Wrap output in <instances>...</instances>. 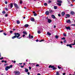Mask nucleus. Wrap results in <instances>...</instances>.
Listing matches in <instances>:
<instances>
[{
	"label": "nucleus",
	"instance_id": "obj_14",
	"mask_svg": "<svg viewBox=\"0 0 75 75\" xmlns=\"http://www.w3.org/2000/svg\"><path fill=\"white\" fill-rule=\"evenodd\" d=\"M23 33L24 34H25V35H27V32L26 31H23Z\"/></svg>",
	"mask_w": 75,
	"mask_h": 75
},
{
	"label": "nucleus",
	"instance_id": "obj_58",
	"mask_svg": "<svg viewBox=\"0 0 75 75\" xmlns=\"http://www.w3.org/2000/svg\"><path fill=\"white\" fill-rule=\"evenodd\" d=\"M4 62L5 63H7V61H4Z\"/></svg>",
	"mask_w": 75,
	"mask_h": 75
},
{
	"label": "nucleus",
	"instance_id": "obj_4",
	"mask_svg": "<svg viewBox=\"0 0 75 75\" xmlns=\"http://www.w3.org/2000/svg\"><path fill=\"white\" fill-rule=\"evenodd\" d=\"M49 68H52L53 70H55L56 69H55V68L54 67V66H52L51 65H50L49 66Z\"/></svg>",
	"mask_w": 75,
	"mask_h": 75
},
{
	"label": "nucleus",
	"instance_id": "obj_32",
	"mask_svg": "<svg viewBox=\"0 0 75 75\" xmlns=\"http://www.w3.org/2000/svg\"><path fill=\"white\" fill-rule=\"evenodd\" d=\"M63 35H64V36H65V37H66V36H67V35H66L65 33H64L63 34Z\"/></svg>",
	"mask_w": 75,
	"mask_h": 75
},
{
	"label": "nucleus",
	"instance_id": "obj_62",
	"mask_svg": "<svg viewBox=\"0 0 75 75\" xmlns=\"http://www.w3.org/2000/svg\"><path fill=\"white\" fill-rule=\"evenodd\" d=\"M36 42H38V40H36Z\"/></svg>",
	"mask_w": 75,
	"mask_h": 75
},
{
	"label": "nucleus",
	"instance_id": "obj_44",
	"mask_svg": "<svg viewBox=\"0 0 75 75\" xmlns=\"http://www.w3.org/2000/svg\"><path fill=\"white\" fill-rule=\"evenodd\" d=\"M3 34L4 35H7V34L5 33H4Z\"/></svg>",
	"mask_w": 75,
	"mask_h": 75
},
{
	"label": "nucleus",
	"instance_id": "obj_36",
	"mask_svg": "<svg viewBox=\"0 0 75 75\" xmlns=\"http://www.w3.org/2000/svg\"><path fill=\"white\" fill-rule=\"evenodd\" d=\"M37 13H35L34 14V16H37Z\"/></svg>",
	"mask_w": 75,
	"mask_h": 75
},
{
	"label": "nucleus",
	"instance_id": "obj_45",
	"mask_svg": "<svg viewBox=\"0 0 75 75\" xmlns=\"http://www.w3.org/2000/svg\"><path fill=\"white\" fill-rule=\"evenodd\" d=\"M51 3V1H49L48 3Z\"/></svg>",
	"mask_w": 75,
	"mask_h": 75
},
{
	"label": "nucleus",
	"instance_id": "obj_63",
	"mask_svg": "<svg viewBox=\"0 0 75 75\" xmlns=\"http://www.w3.org/2000/svg\"><path fill=\"white\" fill-rule=\"evenodd\" d=\"M37 75H41V74H38Z\"/></svg>",
	"mask_w": 75,
	"mask_h": 75
},
{
	"label": "nucleus",
	"instance_id": "obj_33",
	"mask_svg": "<svg viewBox=\"0 0 75 75\" xmlns=\"http://www.w3.org/2000/svg\"><path fill=\"white\" fill-rule=\"evenodd\" d=\"M20 4H22L23 3V1H22L21 0L20 1Z\"/></svg>",
	"mask_w": 75,
	"mask_h": 75
},
{
	"label": "nucleus",
	"instance_id": "obj_8",
	"mask_svg": "<svg viewBox=\"0 0 75 75\" xmlns=\"http://www.w3.org/2000/svg\"><path fill=\"white\" fill-rule=\"evenodd\" d=\"M14 6L16 8H18V6L16 4H14Z\"/></svg>",
	"mask_w": 75,
	"mask_h": 75
},
{
	"label": "nucleus",
	"instance_id": "obj_28",
	"mask_svg": "<svg viewBox=\"0 0 75 75\" xmlns=\"http://www.w3.org/2000/svg\"><path fill=\"white\" fill-rule=\"evenodd\" d=\"M38 34H40L41 33V31L40 30L38 31Z\"/></svg>",
	"mask_w": 75,
	"mask_h": 75
},
{
	"label": "nucleus",
	"instance_id": "obj_29",
	"mask_svg": "<svg viewBox=\"0 0 75 75\" xmlns=\"http://www.w3.org/2000/svg\"><path fill=\"white\" fill-rule=\"evenodd\" d=\"M49 11L50 13H51L53 12V11L52 10H50Z\"/></svg>",
	"mask_w": 75,
	"mask_h": 75
},
{
	"label": "nucleus",
	"instance_id": "obj_10",
	"mask_svg": "<svg viewBox=\"0 0 75 75\" xmlns=\"http://www.w3.org/2000/svg\"><path fill=\"white\" fill-rule=\"evenodd\" d=\"M67 47H69H69H70V48H72V45H71V44H70V45H67Z\"/></svg>",
	"mask_w": 75,
	"mask_h": 75
},
{
	"label": "nucleus",
	"instance_id": "obj_38",
	"mask_svg": "<svg viewBox=\"0 0 75 75\" xmlns=\"http://www.w3.org/2000/svg\"><path fill=\"white\" fill-rule=\"evenodd\" d=\"M2 13H3V14H5V13H6V11H3Z\"/></svg>",
	"mask_w": 75,
	"mask_h": 75
},
{
	"label": "nucleus",
	"instance_id": "obj_21",
	"mask_svg": "<svg viewBox=\"0 0 75 75\" xmlns=\"http://www.w3.org/2000/svg\"><path fill=\"white\" fill-rule=\"evenodd\" d=\"M16 38V35L13 36L12 37V39H14V38Z\"/></svg>",
	"mask_w": 75,
	"mask_h": 75
},
{
	"label": "nucleus",
	"instance_id": "obj_51",
	"mask_svg": "<svg viewBox=\"0 0 75 75\" xmlns=\"http://www.w3.org/2000/svg\"><path fill=\"white\" fill-rule=\"evenodd\" d=\"M8 16V14H6L5 15V17H7Z\"/></svg>",
	"mask_w": 75,
	"mask_h": 75
},
{
	"label": "nucleus",
	"instance_id": "obj_55",
	"mask_svg": "<svg viewBox=\"0 0 75 75\" xmlns=\"http://www.w3.org/2000/svg\"><path fill=\"white\" fill-rule=\"evenodd\" d=\"M58 16H59V17H60L61 16V15L59 14H58Z\"/></svg>",
	"mask_w": 75,
	"mask_h": 75
},
{
	"label": "nucleus",
	"instance_id": "obj_48",
	"mask_svg": "<svg viewBox=\"0 0 75 75\" xmlns=\"http://www.w3.org/2000/svg\"><path fill=\"white\" fill-rule=\"evenodd\" d=\"M3 59V57H2V58H0V59L1 60H2V59Z\"/></svg>",
	"mask_w": 75,
	"mask_h": 75
},
{
	"label": "nucleus",
	"instance_id": "obj_59",
	"mask_svg": "<svg viewBox=\"0 0 75 75\" xmlns=\"http://www.w3.org/2000/svg\"><path fill=\"white\" fill-rule=\"evenodd\" d=\"M3 30H1L0 31V33H1V32H3Z\"/></svg>",
	"mask_w": 75,
	"mask_h": 75
},
{
	"label": "nucleus",
	"instance_id": "obj_13",
	"mask_svg": "<svg viewBox=\"0 0 75 75\" xmlns=\"http://www.w3.org/2000/svg\"><path fill=\"white\" fill-rule=\"evenodd\" d=\"M52 18H53L54 19H55L56 18H55V16L54 15H52Z\"/></svg>",
	"mask_w": 75,
	"mask_h": 75
},
{
	"label": "nucleus",
	"instance_id": "obj_27",
	"mask_svg": "<svg viewBox=\"0 0 75 75\" xmlns=\"http://www.w3.org/2000/svg\"><path fill=\"white\" fill-rule=\"evenodd\" d=\"M31 34H29V38L30 39H31Z\"/></svg>",
	"mask_w": 75,
	"mask_h": 75
},
{
	"label": "nucleus",
	"instance_id": "obj_60",
	"mask_svg": "<svg viewBox=\"0 0 75 75\" xmlns=\"http://www.w3.org/2000/svg\"><path fill=\"white\" fill-rule=\"evenodd\" d=\"M29 69L30 70L31 69V67H29Z\"/></svg>",
	"mask_w": 75,
	"mask_h": 75
},
{
	"label": "nucleus",
	"instance_id": "obj_30",
	"mask_svg": "<svg viewBox=\"0 0 75 75\" xmlns=\"http://www.w3.org/2000/svg\"><path fill=\"white\" fill-rule=\"evenodd\" d=\"M5 10H6V11H8V8L6 7L5 8Z\"/></svg>",
	"mask_w": 75,
	"mask_h": 75
},
{
	"label": "nucleus",
	"instance_id": "obj_11",
	"mask_svg": "<svg viewBox=\"0 0 75 75\" xmlns=\"http://www.w3.org/2000/svg\"><path fill=\"white\" fill-rule=\"evenodd\" d=\"M66 29H67V30H71V28H70V27L69 26L67 27L65 26Z\"/></svg>",
	"mask_w": 75,
	"mask_h": 75
},
{
	"label": "nucleus",
	"instance_id": "obj_12",
	"mask_svg": "<svg viewBox=\"0 0 75 75\" xmlns=\"http://www.w3.org/2000/svg\"><path fill=\"white\" fill-rule=\"evenodd\" d=\"M67 23H71V21H70V20H67V21H66Z\"/></svg>",
	"mask_w": 75,
	"mask_h": 75
},
{
	"label": "nucleus",
	"instance_id": "obj_31",
	"mask_svg": "<svg viewBox=\"0 0 75 75\" xmlns=\"http://www.w3.org/2000/svg\"><path fill=\"white\" fill-rule=\"evenodd\" d=\"M12 62H13L14 64H15V63H16V61H13V60H12Z\"/></svg>",
	"mask_w": 75,
	"mask_h": 75
},
{
	"label": "nucleus",
	"instance_id": "obj_24",
	"mask_svg": "<svg viewBox=\"0 0 75 75\" xmlns=\"http://www.w3.org/2000/svg\"><path fill=\"white\" fill-rule=\"evenodd\" d=\"M54 8L55 9V10H56V9H57V6H54Z\"/></svg>",
	"mask_w": 75,
	"mask_h": 75
},
{
	"label": "nucleus",
	"instance_id": "obj_52",
	"mask_svg": "<svg viewBox=\"0 0 75 75\" xmlns=\"http://www.w3.org/2000/svg\"><path fill=\"white\" fill-rule=\"evenodd\" d=\"M64 43H65L66 42V40H64Z\"/></svg>",
	"mask_w": 75,
	"mask_h": 75
},
{
	"label": "nucleus",
	"instance_id": "obj_7",
	"mask_svg": "<svg viewBox=\"0 0 75 75\" xmlns=\"http://www.w3.org/2000/svg\"><path fill=\"white\" fill-rule=\"evenodd\" d=\"M47 21L49 23H51V22H52V20L50 19H48Z\"/></svg>",
	"mask_w": 75,
	"mask_h": 75
},
{
	"label": "nucleus",
	"instance_id": "obj_2",
	"mask_svg": "<svg viewBox=\"0 0 75 75\" xmlns=\"http://www.w3.org/2000/svg\"><path fill=\"white\" fill-rule=\"evenodd\" d=\"M13 7V5L12 3L10 4L8 6V8H9V9L12 8Z\"/></svg>",
	"mask_w": 75,
	"mask_h": 75
},
{
	"label": "nucleus",
	"instance_id": "obj_15",
	"mask_svg": "<svg viewBox=\"0 0 75 75\" xmlns=\"http://www.w3.org/2000/svg\"><path fill=\"white\" fill-rule=\"evenodd\" d=\"M65 13L64 12H62V16H64V15H65Z\"/></svg>",
	"mask_w": 75,
	"mask_h": 75
},
{
	"label": "nucleus",
	"instance_id": "obj_6",
	"mask_svg": "<svg viewBox=\"0 0 75 75\" xmlns=\"http://www.w3.org/2000/svg\"><path fill=\"white\" fill-rule=\"evenodd\" d=\"M45 14L46 15H49L50 14V12L48 11H47L45 12Z\"/></svg>",
	"mask_w": 75,
	"mask_h": 75
},
{
	"label": "nucleus",
	"instance_id": "obj_1",
	"mask_svg": "<svg viewBox=\"0 0 75 75\" xmlns=\"http://www.w3.org/2000/svg\"><path fill=\"white\" fill-rule=\"evenodd\" d=\"M14 34L16 36V37L17 38H18V39H20V38H21V37L19 38V37L20 36V33H15Z\"/></svg>",
	"mask_w": 75,
	"mask_h": 75
},
{
	"label": "nucleus",
	"instance_id": "obj_61",
	"mask_svg": "<svg viewBox=\"0 0 75 75\" xmlns=\"http://www.w3.org/2000/svg\"><path fill=\"white\" fill-rule=\"evenodd\" d=\"M25 37V35H23V37Z\"/></svg>",
	"mask_w": 75,
	"mask_h": 75
},
{
	"label": "nucleus",
	"instance_id": "obj_50",
	"mask_svg": "<svg viewBox=\"0 0 75 75\" xmlns=\"http://www.w3.org/2000/svg\"><path fill=\"white\" fill-rule=\"evenodd\" d=\"M33 38V35H31V37H30V38Z\"/></svg>",
	"mask_w": 75,
	"mask_h": 75
},
{
	"label": "nucleus",
	"instance_id": "obj_5",
	"mask_svg": "<svg viewBox=\"0 0 75 75\" xmlns=\"http://www.w3.org/2000/svg\"><path fill=\"white\" fill-rule=\"evenodd\" d=\"M8 69H10V67L9 66H6L5 68V70L6 71H8Z\"/></svg>",
	"mask_w": 75,
	"mask_h": 75
},
{
	"label": "nucleus",
	"instance_id": "obj_40",
	"mask_svg": "<svg viewBox=\"0 0 75 75\" xmlns=\"http://www.w3.org/2000/svg\"><path fill=\"white\" fill-rule=\"evenodd\" d=\"M36 67H39L40 65H39V64H38L36 65Z\"/></svg>",
	"mask_w": 75,
	"mask_h": 75
},
{
	"label": "nucleus",
	"instance_id": "obj_20",
	"mask_svg": "<svg viewBox=\"0 0 75 75\" xmlns=\"http://www.w3.org/2000/svg\"><path fill=\"white\" fill-rule=\"evenodd\" d=\"M47 35H50V36L51 35V34L49 32H47Z\"/></svg>",
	"mask_w": 75,
	"mask_h": 75
},
{
	"label": "nucleus",
	"instance_id": "obj_25",
	"mask_svg": "<svg viewBox=\"0 0 75 75\" xmlns=\"http://www.w3.org/2000/svg\"><path fill=\"white\" fill-rule=\"evenodd\" d=\"M56 75H59V72L57 71V72H56Z\"/></svg>",
	"mask_w": 75,
	"mask_h": 75
},
{
	"label": "nucleus",
	"instance_id": "obj_42",
	"mask_svg": "<svg viewBox=\"0 0 75 75\" xmlns=\"http://www.w3.org/2000/svg\"><path fill=\"white\" fill-rule=\"evenodd\" d=\"M44 6H47V4L46 3H45L44 4Z\"/></svg>",
	"mask_w": 75,
	"mask_h": 75
},
{
	"label": "nucleus",
	"instance_id": "obj_22",
	"mask_svg": "<svg viewBox=\"0 0 75 75\" xmlns=\"http://www.w3.org/2000/svg\"><path fill=\"white\" fill-rule=\"evenodd\" d=\"M66 16H67V17H70V15H69V14H66Z\"/></svg>",
	"mask_w": 75,
	"mask_h": 75
},
{
	"label": "nucleus",
	"instance_id": "obj_3",
	"mask_svg": "<svg viewBox=\"0 0 75 75\" xmlns=\"http://www.w3.org/2000/svg\"><path fill=\"white\" fill-rule=\"evenodd\" d=\"M14 73L16 75H19L20 74V73L18 71H14Z\"/></svg>",
	"mask_w": 75,
	"mask_h": 75
},
{
	"label": "nucleus",
	"instance_id": "obj_17",
	"mask_svg": "<svg viewBox=\"0 0 75 75\" xmlns=\"http://www.w3.org/2000/svg\"><path fill=\"white\" fill-rule=\"evenodd\" d=\"M25 71L26 72H28V69H25Z\"/></svg>",
	"mask_w": 75,
	"mask_h": 75
},
{
	"label": "nucleus",
	"instance_id": "obj_46",
	"mask_svg": "<svg viewBox=\"0 0 75 75\" xmlns=\"http://www.w3.org/2000/svg\"><path fill=\"white\" fill-rule=\"evenodd\" d=\"M71 45H75V43L74 44H71Z\"/></svg>",
	"mask_w": 75,
	"mask_h": 75
},
{
	"label": "nucleus",
	"instance_id": "obj_19",
	"mask_svg": "<svg viewBox=\"0 0 75 75\" xmlns=\"http://www.w3.org/2000/svg\"><path fill=\"white\" fill-rule=\"evenodd\" d=\"M57 1L58 3H62V1L59 0H57Z\"/></svg>",
	"mask_w": 75,
	"mask_h": 75
},
{
	"label": "nucleus",
	"instance_id": "obj_18",
	"mask_svg": "<svg viewBox=\"0 0 75 75\" xmlns=\"http://www.w3.org/2000/svg\"><path fill=\"white\" fill-rule=\"evenodd\" d=\"M71 13L72 15H74V14H75V12H74V11H71Z\"/></svg>",
	"mask_w": 75,
	"mask_h": 75
},
{
	"label": "nucleus",
	"instance_id": "obj_47",
	"mask_svg": "<svg viewBox=\"0 0 75 75\" xmlns=\"http://www.w3.org/2000/svg\"><path fill=\"white\" fill-rule=\"evenodd\" d=\"M5 4H7V2L6 1H5Z\"/></svg>",
	"mask_w": 75,
	"mask_h": 75
},
{
	"label": "nucleus",
	"instance_id": "obj_16",
	"mask_svg": "<svg viewBox=\"0 0 75 75\" xmlns=\"http://www.w3.org/2000/svg\"><path fill=\"white\" fill-rule=\"evenodd\" d=\"M29 26V25L27 24H26L24 25V27L27 28Z\"/></svg>",
	"mask_w": 75,
	"mask_h": 75
},
{
	"label": "nucleus",
	"instance_id": "obj_37",
	"mask_svg": "<svg viewBox=\"0 0 75 75\" xmlns=\"http://www.w3.org/2000/svg\"><path fill=\"white\" fill-rule=\"evenodd\" d=\"M58 68L59 69H61V67H59V66H58Z\"/></svg>",
	"mask_w": 75,
	"mask_h": 75
},
{
	"label": "nucleus",
	"instance_id": "obj_41",
	"mask_svg": "<svg viewBox=\"0 0 75 75\" xmlns=\"http://www.w3.org/2000/svg\"><path fill=\"white\" fill-rule=\"evenodd\" d=\"M10 33H11V34H13V31H11L10 32Z\"/></svg>",
	"mask_w": 75,
	"mask_h": 75
},
{
	"label": "nucleus",
	"instance_id": "obj_53",
	"mask_svg": "<svg viewBox=\"0 0 75 75\" xmlns=\"http://www.w3.org/2000/svg\"><path fill=\"white\" fill-rule=\"evenodd\" d=\"M21 67L22 68H24V66H21Z\"/></svg>",
	"mask_w": 75,
	"mask_h": 75
},
{
	"label": "nucleus",
	"instance_id": "obj_9",
	"mask_svg": "<svg viewBox=\"0 0 75 75\" xmlns=\"http://www.w3.org/2000/svg\"><path fill=\"white\" fill-rule=\"evenodd\" d=\"M30 20L31 21H35V19H34V18H31L30 19Z\"/></svg>",
	"mask_w": 75,
	"mask_h": 75
},
{
	"label": "nucleus",
	"instance_id": "obj_35",
	"mask_svg": "<svg viewBox=\"0 0 75 75\" xmlns=\"http://www.w3.org/2000/svg\"><path fill=\"white\" fill-rule=\"evenodd\" d=\"M13 66H12V65H11L10 66H9V67H10V68H11Z\"/></svg>",
	"mask_w": 75,
	"mask_h": 75
},
{
	"label": "nucleus",
	"instance_id": "obj_43",
	"mask_svg": "<svg viewBox=\"0 0 75 75\" xmlns=\"http://www.w3.org/2000/svg\"><path fill=\"white\" fill-rule=\"evenodd\" d=\"M62 40H65V38H62Z\"/></svg>",
	"mask_w": 75,
	"mask_h": 75
},
{
	"label": "nucleus",
	"instance_id": "obj_54",
	"mask_svg": "<svg viewBox=\"0 0 75 75\" xmlns=\"http://www.w3.org/2000/svg\"><path fill=\"white\" fill-rule=\"evenodd\" d=\"M4 62V60H2L1 62Z\"/></svg>",
	"mask_w": 75,
	"mask_h": 75
},
{
	"label": "nucleus",
	"instance_id": "obj_49",
	"mask_svg": "<svg viewBox=\"0 0 75 75\" xmlns=\"http://www.w3.org/2000/svg\"><path fill=\"white\" fill-rule=\"evenodd\" d=\"M7 64H4V66H6V65H7Z\"/></svg>",
	"mask_w": 75,
	"mask_h": 75
},
{
	"label": "nucleus",
	"instance_id": "obj_64",
	"mask_svg": "<svg viewBox=\"0 0 75 75\" xmlns=\"http://www.w3.org/2000/svg\"><path fill=\"white\" fill-rule=\"evenodd\" d=\"M63 75H65V73H64L63 74Z\"/></svg>",
	"mask_w": 75,
	"mask_h": 75
},
{
	"label": "nucleus",
	"instance_id": "obj_57",
	"mask_svg": "<svg viewBox=\"0 0 75 75\" xmlns=\"http://www.w3.org/2000/svg\"><path fill=\"white\" fill-rule=\"evenodd\" d=\"M28 75H30V73L29 72H28Z\"/></svg>",
	"mask_w": 75,
	"mask_h": 75
},
{
	"label": "nucleus",
	"instance_id": "obj_23",
	"mask_svg": "<svg viewBox=\"0 0 75 75\" xmlns=\"http://www.w3.org/2000/svg\"><path fill=\"white\" fill-rule=\"evenodd\" d=\"M55 38L56 39H58V38H59V37H58V36L57 35H56L55 36Z\"/></svg>",
	"mask_w": 75,
	"mask_h": 75
},
{
	"label": "nucleus",
	"instance_id": "obj_56",
	"mask_svg": "<svg viewBox=\"0 0 75 75\" xmlns=\"http://www.w3.org/2000/svg\"><path fill=\"white\" fill-rule=\"evenodd\" d=\"M71 25H74V27L75 26V24H72Z\"/></svg>",
	"mask_w": 75,
	"mask_h": 75
},
{
	"label": "nucleus",
	"instance_id": "obj_34",
	"mask_svg": "<svg viewBox=\"0 0 75 75\" xmlns=\"http://www.w3.org/2000/svg\"><path fill=\"white\" fill-rule=\"evenodd\" d=\"M17 24H20V21H17Z\"/></svg>",
	"mask_w": 75,
	"mask_h": 75
},
{
	"label": "nucleus",
	"instance_id": "obj_26",
	"mask_svg": "<svg viewBox=\"0 0 75 75\" xmlns=\"http://www.w3.org/2000/svg\"><path fill=\"white\" fill-rule=\"evenodd\" d=\"M57 4L58 6H61V4L57 3Z\"/></svg>",
	"mask_w": 75,
	"mask_h": 75
},
{
	"label": "nucleus",
	"instance_id": "obj_39",
	"mask_svg": "<svg viewBox=\"0 0 75 75\" xmlns=\"http://www.w3.org/2000/svg\"><path fill=\"white\" fill-rule=\"evenodd\" d=\"M44 41V40L43 39L39 41V42H42V41Z\"/></svg>",
	"mask_w": 75,
	"mask_h": 75
}]
</instances>
